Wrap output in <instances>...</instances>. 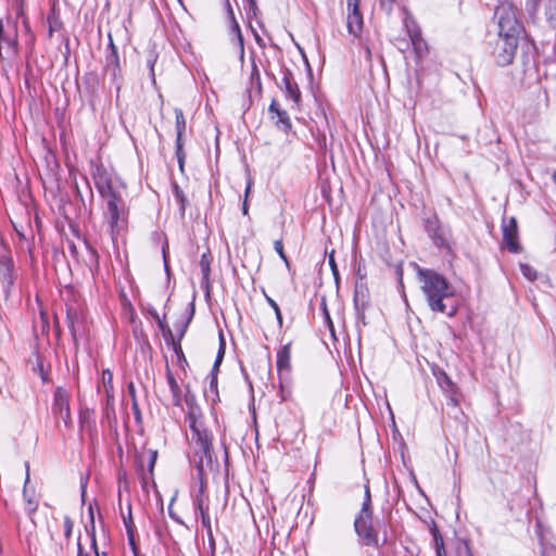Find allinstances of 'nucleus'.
Masks as SVG:
<instances>
[{
  "label": "nucleus",
  "mask_w": 556,
  "mask_h": 556,
  "mask_svg": "<svg viewBox=\"0 0 556 556\" xmlns=\"http://www.w3.org/2000/svg\"><path fill=\"white\" fill-rule=\"evenodd\" d=\"M175 195H176L177 200L180 202L181 208L184 210L185 208V206H184V195H182V192L179 190V188L177 186H175Z\"/></svg>",
  "instance_id": "2f4dec72"
},
{
  "label": "nucleus",
  "mask_w": 556,
  "mask_h": 556,
  "mask_svg": "<svg viewBox=\"0 0 556 556\" xmlns=\"http://www.w3.org/2000/svg\"><path fill=\"white\" fill-rule=\"evenodd\" d=\"M113 375L109 369L102 371V384L106 395L108 405L114 400V390H113Z\"/></svg>",
  "instance_id": "f3484780"
},
{
  "label": "nucleus",
  "mask_w": 556,
  "mask_h": 556,
  "mask_svg": "<svg viewBox=\"0 0 556 556\" xmlns=\"http://www.w3.org/2000/svg\"><path fill=\"white\" fill-rule=\"evenodd\" d=\"M17 53L16 34L13 30H4L0 36V56L3 60H12Z\"/></svg>",
  "instance_id": "9d476101"
},
{
  "label": "nucleus",
  "mask_w": 556,
  "mask_h": 556,
  "mask_svg": "<svg viewBox=\"0 0 556 556\" xmlns=\"http://www.w3.org/2000/svg\"><path fill=\"white\" fill-rule=\"evenodd\" d=\"M0 275L9 286L13 282V261L8 253L0 254Z\"/></svg>",
  "instance_id": "dca6fc26"
},
{
  "label": "nucleus",
  "mask_w": 556,
  "mask_h": 556,
  "mask_svg": "<svg viewBox=\"0 0 556 556\" xmlns=\"http://www.w3.org/2000/svg\"><path fill=\"white\" fill-rule=\"evenodd\" d=\"M418 277L430 309L454 316L457 308L450 302L456 294L455 287L431 269H418Z\"/></svg>",
  "instance_id": "f03ea898"
},
{
  "label": "nucleus",
  "mask_w": 556,
  "mask_h": 556,
  "mask_svg": "<svg viewBox=\"0 0 556 556\" xmlns=\"http://www.w3.org/2000/svg\"><path fill=\"white\" fill-rule=\"evenodd\" d=\"M370 496L369 491L366 490V501L363 504V507L354 521L355 531L358 536L362 539L363 543L366 545H377L378 544V535L376 530L374 529L372 520H371V511H370Z\"/></svg>",
  "instance_id": "7ed1b4c3"
},
{
  "label": "nucleus",
  "mask_w": 556,
  "mask_h": 556,
  "mask_svg": "<svg viewBox=\"0 0 556 556\" xmlns=\"http://www.w3.org/2000/svg\"><path fill=\"white\" fill-rule=\"evenodd\" d=\"M437 380L443 392L450 399L453 405H457L458 401L456 397V387L451 378L443 371L437 376Z\"/></svg>",
  "instance_id": "2eb2a0df"
},
{
  "label": "nucleus",
  "mask_w": 556,
  "mask_h": 556,
  "mask_svg": "<svg viewBox=\"0 0 556 556\" xmlns=\"http://www.w3.org/2000/svg\"><path fill=\"white\" fill-rule=\"evenodd\" d=\"M172 506V504L169 505V507ZM169 516H172V518H174V514L172 513V510L169 509Z\"/></svg>",
  "instance_id": "ea45409f"
},
{
  "label": "nucleus",
  "mask_w": 556,
  "mask_h": 556,
  "mask_svg": "<svg viewBox=\"0 0 556 556\" xmlns=\"http://www.w3.org/2000/svg\"><path fill=\"white\" fill-rule=\"evenodd\" d=\"M434 542L437 556H446L443 539L440 535H434Z\"/></svg>",
  "instance_id": "412c9836"
},
{
  "label": "nucleus",
  "mask_w": 556,
  "mask_h": 556,
  "mask_svg": "<svg viewBox=\"0 0 556 556\" xmlns=\"http://www.w3.org/2000/svg\"><path fill=\"white\" fill-rule=\"evenodd\" d=\"M329 264L331 266L333 275L337 276V265H336V262H334V258H333L332 254H330V256H329Z\"/></svg>",
  "instance_id": "473e14b6"
},
{
  "label": "nucleus",
  "mask_w": 556,
  "mask_h": 556,
  "mask_svg": "<svg viewBox=\"0 0 556 556\" xmlns=\"http://www.w3.org/2000/svg\"><path fill=\"white\" fill-rule=\"evenodd\" d=\"M274 248H275L276 252L279 254V256L283 260V262L287 265H289L288 258H287V256H286V254L283 252L282 242L280 240L275 241Z\"/></svg>",
  "instance_id": "b1692460"
},
{
  "label": "nucleus",
  "mask_w": 556,
  "mask_h": 556,
  "mask_svg": "<svg viewBox=\"0 0 556 556\" xmlns=\"http://www.w3.org/2000/svg\"><path fill=\"white\" fill-rule=\"evenodd\" d=\"M503 241L506 248L510 252H518L520 250V245L518 242V227L515 217H510L508 219H504L503 222Z\"/></svg>",
  "instance_id": "1a4fd4ad"
},
{
  "label": "nucleus",
  "mask_w": 556,
  "mask_h": 556,
  "mask_svg": "<svg viewBox=\"0 0 556 556\" xmlns=\"http://www.w3.org/2000/svg\"><path fill=\"white\" fill-rule=\"evenodd\" d=\"M88 414H89V413H88V410L83 412V413L80 414V420H81V422H85V420L87 419V415H88Z\"/></svg>",
  "instance_id": "f704fd0d"
},
{
  "label": "nucleus",
  "mask_w": 556,
  "mask_h": 556,
  "mask_svg": "<svg viewBox=\"0 0 556 556\" xmlns=\"http://www.w3.org/2000/svg\"><path fill=\"white\" fill-rule=\"evenodd\" d=\"M52 409L66 426L71 425L70 395L63 388H56Z\"/></svg>",
  "instance_id": "0eeeda50"
},
{
  "label": "nucleus",
  "mask_w": 556,
  "mask_h": 556,
  "mask_svg": "<svg viewBox=\"0 0 556 556\" xmlns=\"http://www.w3.org/2000/svg\"><path fill=\"white\" fill-rule=\"evenodd\" d=\"M63 530H64V535L66 538H70L72 534V531H73V521L71 520V518H68V517L64 518Z\"/></svg>",
  "instance_id": "393cba45"
},
{
  "label": "nucleus",
  "mask_w": 556,
  "mask_h": 556,
  "mask_svg": "<svg viewBox=\"0 0 556 556\" xmlns=\"http://www.w3.org/2000/svg\"><path fill=\"white\" fill-rule=\"evenodd\" d=\"M358 317L362 318V320H364V314L363 313H359ZM363 323L365 324V321H363Z\"/></svg>",
  "instance_id": "4c0bfd02"
},
{
  "label": "nucleus",
  "mask_w": 556,
  "mask_h": 556,
  "mask_svg": "<svg viewBox=\"0 0 556 556\" xmlns=\"http://www.w3.org/2000/svg\"><path fill=\"white\" fill-rule=\"evenodd\" d=\"M251 187H252V179L249 178L248 179V185H247V189H245V198H248L249 193H250V190H251ZM242 213L244 215L248 214V203H247V199H244V202H243V205H242Z\"/></svg>",
  "instance_id": "c756f323"
},
{
  "label": "nucleus",
  "mask_w": 556,
  "mask_h": 556,
  "mask_svg": "<svg viewBox=\"0 0 556 556\" xmlns=\"http://www.w3.org/2000/svg\"><path fill=\"white\" fill-rule=\"evenodd\" d=\"M366 53H367V56L369 58L370 56V50L368 48L366 49Z\"/></svg>",
  "instance_id": "58836bf2"
},
{
  "label": "nucleus",
  "mask_w": 556,
  "mask_h": 556,
  "mask_svg": "<svg viewBox=\"0 0 556 556\" xmlns=\"http://www.w3.org/2000/svg\"><path fill=\"white\" fill-rule=\"evenodd\" d=\"M109 46L111 47L112 49V54H113V58H114V61H113V64H114V67H113V75H115V70L118 67V58L116 55V48L113 43V39H112V36L109 35Z\"/></svg>",
  "instance_id": "5701e85b"
},
{
  "label": "nucleus",
  "mask_w": 556,
  "mask_h": 556,
  "mask_svg": "<svg viewBox=\"0 0 556 556\" xmlns=\"http://www.w3.org/2000/svg\"><path fill=\"white\" fill-rule=\"evenodd\" d=\"M277 370L280 381L291 371V343L282 345L277 352Z\"/></svg>",
  "instance_id": "9b49d317"
},
{
  "label": "nucleus",
  "mask_w": 556,
  "mask_h": 556,
  "mask_svg": "<svg viewBox=\"0 0 556 556\" xmlns=\"http://www.w3.org/2000/svg\"><path fill=\"white\" fill-rule=\"evenodd\" d=\"M28 505H29V510H35L36 509V504L33 503L30 500L28 501Z\"/></svg>",
  "instance_id": "c9c22d12"
},
{
  "label": "nucleus",
  "mask_w": 556,
  "mask_h": 556,
  "mask_svg": "<svg viewBox=\"0 0 556 556\" xmlns=\"http://www.w3.org/2000/svg\"><path fill=\"white\" fill-rule=\"evenodd\" d=\"M361 0H346L348 17L346 27L349 34L359 37L363 30V16L359 11Z\"/></svg>",
  "instance_id": "423d86ee"
},
{
  "label": "nucleus",
  "mask_w": 556,
  "mask_h": 556,
  "mask_svg": "<svg viewBox=\"0 0 556 556\" xmlns=\"http://www.w3.org/2000/svg\"><path fill=\"white\" fill-rule=\"evenodd\" d=\"M167 382H168V386H169L172 392L175 395H177L178 391H179V387H178L174 376L169 371L167 372Z\"/></svg>",
  "instance_id": "a878e982"
},
{
  "label": "nucleus",
  "mask_w": 556,
  "mask_h": 556,
  "mask_svg": "<svg viewBox=\"0 0 556 556\" xmlns=\"http://www.w3.org/2000/svg\"><path fill=\"white\" fill-rule=\"evenodd\" d=\"M269 113L275 124L285 131L291 129V122L286 111L280 110L279 104L273 101L269 105Z\"/></svg>",
  "instance_id": "4468645a"
},
{
  "label": "nucleus",
  "mask_w": 556,
  "mask_h": 556,
  "mask_svg": "<svg viewBox=\"0 0 556 556\" xmlns=\"http://www.w3.org/2000/svg\"><path fill=\"white\" fill-rule=\"evenodd\" d=\"M195 508L201 516V521L203 528L211 531V518L208 515V497L205 495L203 489L201 488L199 494L195 497Z\"/></svg>",
  "instance_id": "ddd939ff"
},
{
  "label": "nucleus",
  "mask_w": 556,
  "mask_h": 556,
  "mask_svg": "<svg viewBox=\"0 0 556 556\" xmlns=\"http://www.w3.org/2000/svg\"><path fill=\"white\" fill-rule=\"evenodd\" d=\"M177 142L179 143L182 132L186 129V119L180 109H175Z\"/></svg>",
  "instance_id": "a211bd4d"
},
{
  "label": "nucleus",
  "mask_w": 556,
  "mask_h": 556,
  "mask_svg": "<svg viewBox=\"0 0 556 556\" xmlns=\"http://www.w3.org/2000/svg\"><path fill=\"white\" fill-rule=\"evenodd\" d=\"M287 93L288 97L294 102L298 103L300 100V91L299 89L291 85L290 83L287 84Z\"/></svg>",
  "instance_id": "aec40b11"
},
{
  "label": "nucleus",
  "mask_w": 556,
  "mask_h": 556,
  "mask_svg": "<svg viewBox=\"0 0 556 556\" xmlns=\"http://www.w3.org/2000/svg\"><path fill=\"white\" fill-rule=\"evenodd\" d=\"M267 301L270 304V306L274 308L279 323H281V314H280V309H279L277 303L270 298H267Z\"/></svg>",
  "instance_id": "7c9ffc66"
},
{
  "label": "nucleus",
  "mask_w": 556,
  "mask_h": 556,
  "mask_svg": "<svg viewBox=\"0 0 556 556\" xmlns=\"http://www.w3.org/2000/svg\"><path fill=\"white\" fill-rule=\"evenodd\" d=\"M407 33L417 58H424L428 52L427 42L422 39L420 29L415 24H407Z\"/></svg>",
  "instance_id": "f8f14e48"
},
{
  "label": "nucleus",
  "mask_w": 556,
  "mask_h": 556,
  "mask_svg": "<svg viewBox=\"0 0 556 556\" xmlns=\"http://www.w3.org/2000/svg\"><path fill=\"white\" fill-rule=\"evenodd\" d=\"M518 47V39L514 37L506 38L498 36V39L493 49L495 61L501 66L510 64L514 60Z\"/></svg>",
  "instance_id": "39448f33"
},
{
  "label": "nucleus",
  "mask_w": 556,
  "mask_h": 556,
  "mask_svg": "<svg viewBox=\"0 0 556 556\" xmlns=\"http://www.w3.org/2000/svg\"><path fill=\"white\" fill-rule=\"evenodd\" d=\"M4 30H5V29H4V27H3V23H2V21L0 20V36H2V35H3Z\"/></svg>",
  "instance_id": "e433bc0d"
},
{
  "label": "nucleus",
  "mask_w": 556,
  "mask_h": 556,
  "mask_svg": "<svg viewBox=\"0 0 556 556\" xmlns=\"http://www.w3.org/2000/svg\"><path fill=\"white\" fill-rule=\"evenodd\" d=\"M156 456H157V454H156L155 451H150L148 453V470L150 472L153 471V468H154V465H155V462H156Z\"/></svg>",
  "instance_id": "bb28decb"
},
{
  "label": "nucleus",
  "mask_w": 556,
  "mask_h": 556,
  "mask_svg": "<svg viewBox=\"0 0 556 556\" xmlns=\"http://www.w3.org/2000/svg\"><path fill=\"white\" fill-rule=\"evenodd\" d=\"M539 3H540V0H527V10L531 14L536 13V11L539 9Z\"/></svg>",
  "instance_id": "c85d7f7f"
},
{
  "label": "nucleus",
  "mask_w": 556,
  "mask_h": 556,
  "mask_svg": "<svg viewBox=\"0 0 556 556\" xmlns=\"http://www.w3.org/2000/svg\"><path fill=\"white\" fill-rule=\"evenodd\" d=\"M521 274L529 280L534 281L538 278L536 270L529 264H520Z\"/></svg>",
  "instance_id": "6ab92c4d"
},
{
  "label": "nucleus",
  "mask_w": 556,
  "mask_h": 556,
  "mask_svg": "<svg viewBox=\"0 0 556 556\" xmlns=\"http://www.w3.org/2000/svg\"><path fill=\"white\" fill-rule=\"evenodd\" d=\"M200 266H201V270L203 274V280L207 281L208 275H210V263L206 260L205 255H202L201 261H200Z\"/></svg>",
  "instance_id": "4be33fe9"
},
{
  "label": "nucleus",
  "mask_w": 556,
  "mask_h": 556,
  "mask_svg": "<svg viewBox=\"0 0 556 556\" xmlns=\"http://www.w3.org/2000/svg\"><path fill=\"white\" fill-rule=\"evenodd\" d=\"M96 186L106 203L104 218L114 239L127 226L128 211L123 200L125 187L117 178L106 173H99L96 176Z\"/></svg>",
  "instance_id": "f257e3e1"
},
{
  "label": "nucleus",
  "mask_w": 556,
  "mask_h": 556,
  "mask_svg": "<svg viewBox=\"0 0 556 556\" xmlns=\"http://www.w3.org/2000/svg\"><path fill=\"white\" fill-rule=\"evenodd\" d=\"M188 420H189L190 429L193 433V438H195L197 443L201 447V451L205 455L208 454L211 451V446H212V438H211V434L205 429L201 428V425L199 424L197 416H195V410L192 409L190 412V414L188 416Z\"/></svg>",
  "instance_id": "6e6552de"
},
{
  "label": "nucleus",
  "mask_w": 556,
  "mask_h": 556,
  "mask_svg": "<svg viewBox=\"0 0 556 556\" xmlns=\"http://www.w3.org/2000/svg\"><path fill=\"white\" fill-rule=\"evenodd\" d=\"M498 15V36L518 39L520 25L511 8L502 7L496 11Z\"/></svg>",
  "instance_id": "20e7f679"
},
{
  "label": "nucleus",
  "mask_w": 556,
  "mask_h": 556,
  "mask_svg": "<svg viewBox=\"0 0 556 556\" xmlns=\"http://www.w3.org/2000/svg\"><path fill=\"white\" fill-rule=\"evenodd\" d=\"M90 516H91V529L89 530L90 531V535H91V543H92V547L94 549V553H96V556H100L98 549H97V545H96V539H94V520H93V515H92V511H90Z\"/></svg>",
  "instance_id": "cd10ccee"
},
{
  "label": "nucleus",
  "mask_w": 556,
  "mask_h": 556,
  "mask_svg": "<svg viewBox=\"0 0 556 556\" xmlns=\"http://www.w3.org/2000/svg\"><path fill=\"white\" fill-rule=\"evenodd\" d=\"M223 356H224V348L222 346L218 351V355L216 357V361H215V367H217L219 365V363L222 362L223 359Z\"/></svg>",
  "instance_id": "72a5a7b5"
}]
</instances>
